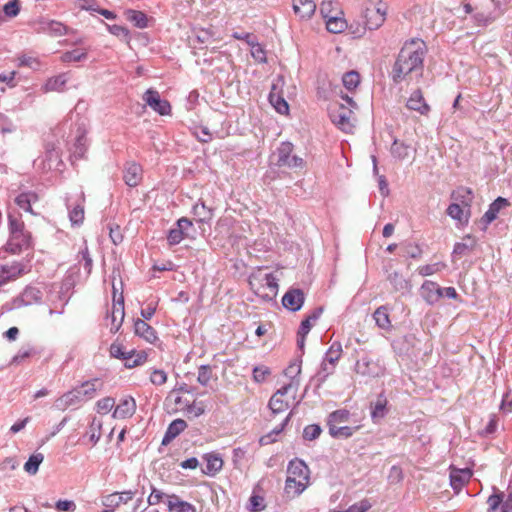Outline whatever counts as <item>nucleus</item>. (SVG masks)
Segmentation results:
<instances>
[{
    "mask_svg": "<svg viewBox=\"0 0 512 512\" xmlns=\"http://www.w3.org/2000/svg\"><path fill=\"white\" fill-rule=\"evenodd\" d=\"M426 45L423 40L412 39L401 48L393 66L392 79L395 83L418 80L423 72Z\"/></svg>",
    "mask_w": 512,
    "mask_h": 512,
    "instance_id": "nucleus-1",
    "label": "nucleus"
},
{
    "mask_svg": "<svg viewBox=\"0 0 512 512\" xmlns=\"http://www.w3.org/2000/svg\"><path fill=\"white\" fill-rule=\"evenodd\" d=\"M250 289L264 301H272L278 294L277 278L263 267L254 269L248 279Z\"/></svg>",
    "mask_w": 512,
    "mask_h": 512,
    "instance_id": "nucleus-2",
    "label": "nucleus"
},
{
    "mask_svg": "<svg viewBox=\"0 0 512 512\" xmlns=\"http://www.w3.org/2000/svg\"><path fill=\"white\" fill-rule=\"evenodd\" d=\"M310 484V470L308 466L299 459L289 462L285 491L292 496H299Z\"/></svg>",
    "mask_w": 512,
    "mask_h": 512,
    "instance_id": "nucleus-3",
    "label": "nucleus"
},
{
    "mask_svg": "<svg viewBox=\"0 0 512 512\" xmlns=\"http://www.w3.org/2000/svg\"><path fill=\"white\" fill-rule=\"evenodd\" d=\"M343 99L349 106H345L341 103H333L329 108V115L332 122L342 131L350 133L354 127L353 108H356V103L348 96L343 97Z\"/></svg>",
    "mask_w": 512,
    "mask_h": 512,
    "instance_id": "nucleus-4",
    "label": "nucleus"
},
{
    "mask_svg": "<svg viewBox=\"0 0 512 512\" xmlns=\"http://www.w3.org/2000/svg\"><path fill=\"white\" fill-rule=\"evenodd\" d=\"M350 418V412L347 409H338L329 414L327 426L329 434L333 438H350L360 426L350 427L345 425Z\"/></svg>",
    "mask_w": 512,
    "mask_h": 512,
    "instance_id": "nucleus-5",
    "label": "nucleus"
},
{
    "mask_svg": "<svg viewBox=\"0 0 512 512\" xmlns=\"http://www.w3.org/2000/svg\"><path fill=\"white\" fill-rule=\"evenodd\" d=\"M298 388V381H292L278 389L269 400L271 411L274 414L286 411L289 408L290 402L296 399Z\"/></svg>",
    "mask_w": 512,
    "mask_h": 512,
    "instance_id": "nucleus-6",
    "label": "nucleus"
},
{
    "mask_svg": "<svg viewBox=\"0 0 512 512\" xmlns=\"http://www.w3.org/2000/svg\"><path fill=\"white\" fill-rule=\"evenodd\" d=\"M389 10V5L382 0H368L365 5L364 19L365 26L370 30L380 28Z\"/></svg>",
    "mask_w": 512,
    "mask_h": 512,
    "instance_id": "nucleus-7",
    "label": "nucleus"
},
{
    "mask_svg": "<svg viewBox=\"0 0 512 512\" xmlns=\"http://www.w3.org/2000/svg\"><path fill=\"white\" fill-rule=\"evenodd\" d=\"M103 387V382L98 379H92L84 382L80 387L74 389L73 391H69L64 394L59 402L62 406H69L75 401H80L82 399H91L96 395L98 390H101Z\"/></svg>",
    "mask_w": 512,
    "mask_h": 512,
    "instance_id": "nucleus-8",
    "label": "nucleus"
},
{
    "mask_svg": "<svg viewBox=\"0 0 512 512\" xmlns=\"http://www.w3.org/2000/svg\"><path fill=\"white\" fill-rule=\"evenodd\" d=\"M293 145L289 142H283L277 149V165L290 169H303L305 161L303 158L293 155Z\"/></svg>",
    "mask_w": 512,
    "mask_h": 512,
    "instance_id": "nucleus-9",
    "label": "nucleus"
},
{
    "mask_svg": "<svg viewBox=\"0 0 512 512\" xmlns=\"http://www.w3.org/2000/svg\"><path fill=\"white\" fill-rule=\"evenodd\" d=\"M9 229L12 235V241L19 248H28L30 246L31 235L25 231L24 222L17 217L9 216Z\"/></svg>",
    "mask_w": 512,
    "mask_h": 512,
    "instance_id": "nucleus-10",
    "label": "nucleus"
},
{
    "mask_svg": "<svg viewBox=\"0 0 512 512\" xmlns=\"http://www.w3.org/2000/svg\"><path fill=\"white\" fill-rule=\"evenodd\" d=\"M113 303L110 312V331L112 333H116L120 327L122 326L125 310H124V297L123 294L120 293L116 296V288L113 286Z\"/></svg>",
    "mask_w": 512,
    "mask_h": 512,
    "instance_id": "nucleus-11",
    "label": "nucleus"
},
{
    "mask_svg": "<svg viewBox=\"0 0 512 512\" xmlns=\"http://www.w3.org/2000/svg\"><path fill=\"white\" fill-rule=\"evenodd\" d=\"M487 503L488 512H512V483L508 486L505 500L502 492H496L488 497Z\"/></svg>",
    "mask_w": 512,
    "mask_h": 512,
    "instance_id": "nucleus-12",
    "label": "nucleus"
},
{
    "mask_svg": "<svg viewBox=\"0 0 512 512\" xmlns=\"http://www.w3.org/2000/svg\"><path fill=\"white\" fill-rule=\"evenodd\" d=\"M143 100L159 115L168 116L171 114L172 107L170 103L167 100L161 99L158 91L148 89L143 95Z\"/></svg>",
    "mask_w": 512,
    "mask_h": 512,
    "instance_id": "nucleus-13",
    "label": "nucleus"
},
{
    "mask_svg": "<svg viewBox=\"0 0 512 512\" xmlns=\"http://www.w3.org/2000/svg\"><path fill=\"white\" fill-rule=\"evenodd\" d=\"M26 273V267L19 262H11L0 265V286L9 281H14Z\"/></svg>",
    "mask_w": 512,
    "mask_h": 512,
    "instance_id": "nucleus-14",
    "label": "nucleus"
},
{
    "mask_svg": "<svg viewBox=\"0 0 512 512\" xmlns=\"http://www.w3.org/2000/svg\"><path fill=\"white\" fill-rule=\"evenodd\" d=\"M305 301V294L301 289H289L282 298L283 306L290 311H298Z\"/></svg>",
    "mask_w": 512,
    "mask_h": 512,
    "instance_id": "nucleus-15",
    "label": "nucleus"
},
{
    "mask_svg": "<svg viewBox=\"0 0 512 512\" xmlns=\"http://www.w3.org/2000/svg\"><path fill=\"white\" fill-rule=\"evenodd\" d=\"M136 411V401L132 396H124L119 400L113 411V418L127 419L134 415Z\"/></svg>",
    "mask_w": 512,
    "mask_h": 512,
    "instance_id": "nucleus-16",
    "label": "nucleus"
},
{
    "mask_svg": "<svg viewBox=\"0 0 512 512\" xmlns=\"http://www.w3.org/2000/svg\"><path fill=\"white\" fill-rule=\"evenodd\" d=\"M473 473L469 468L459 469L450 467V483L452 488L459 492L471 479Z\"/></svg>",
    "mask_w": 512,
    "mask_h": 512,
    "instance_id": "nucleus-17",
    "label": "nucleus"
},
{
    "mask_svg": "<svg viewBox=\"0 0 512 512\" xmlns=\"http://www.w3.org/2000/svg\"><path fill=\"white\" fill-rule=\"evenodd\" d=\"M322 313V308L315 309L305 319L302 320L298 330V346L303 348L305 344V338L310 332L313 324L319 319Z\"/></svg>",
    "mask_w": 512,
    "mask_h": 512,
    "instance_id": "nucleus-18",
    "label": "nucleus"
},
{
    "mask_svg": "<svg viewBox=\"0 0 512 512\" xmlns=\"http://www.w3.org/2000/svg\"><path fill=\"white\" fill-rule=\"evenodd\" d=\"M282 83L283 81L279 79L272 85V89L269 94V101L278 113L287 115L289 113V105L281 95L280 91H278V88Z\"/></svg>",
    "mask_w": 512,
    "mask_h": 512,
    "instance_id": "nucleus-19",
    "label": "nucleus"
},
{
    "mask_svg": "<svg viewBox=\"0 0 512 512\" xmlns=\"http://www.w3.org/2000/svg\"><path fill=\"white\" fill-rule=\"evenodd\" d=\"M293 11L300 20L310 19L316 11L314 0H293Z\"/></svg>",
    "mask_w": 512,
    "mask_h": 512,
    "instance_id": "nucleus-20",
    "label": "nucleus"
},
{
    "mask_svg": "<svg viewBox=\"0 0 512 512\" xmlns=\"http://www.w3.org/2000/svg\"><path fill=\"white\" fill-rule=\"evenodd\" d=\"M134 333L150 344H154L158 340L156 330L142 319L135 320Z\"/></svg>",
    "mask_w": 512,
    "mask_h": 512,
    "instance_id": "nucleus-21",
    "label": "nucleus"
},
{
    "mask_svg": "<svg viewBox=\"0 0 512 512\" xmlns=\"http://www.w3.org/2000/svg\"><path fill=\"white\" fill-rule=\"evenodd\" d=\"M420 293L428 304H434L442 297V288L436 282L427 280L422 284Z\"/></svg>",
    "mask_w": 512,
    "mask_h": 512,
    "instance_id": "nucleus-22",
    "label": "nucleus"
},
{
    "mask_svg": "<svg viewBox=\"0 0 512 512\" xmlns=\"http://www.w3.org/2000/svg\"><path fill=\"white\" fill-rule=\"evenodd\" d=\"M123 179L130 187L138 186L142 180V167L135 162L127 163L124 169Z\"/></svg>",
    "mask_w": 512,
    "mask_h": 512,
    "instance_id": "nucleus-23",
    "label": "nucleus"
},
{
    "mask_svg": "<svg viewBox=\"0 0 512 512\" xmlns=\"http://www.w3.org/2000/svg\"><path fill=\"white\" fill-rule=\"evenodd\" d=\"M14 201L19 208L23 209L26 212L31 213L32 215H36V212H34L32 208V206L39 201V196L36 192H21L19 195L15 197Z\"/></svg>",
    "mask_w": 512,
    "mask_h": 512,
    "instance_id": "nucleus-24",
    "label": "nucleus"
},
{
    "mask_svg": "<svg viewBox=\"0 0 512 512\" xmlns=\"http://www.w3.org/2000/svg\"><path fill=\"white\" fill-rule=\"evenodd\" d=\"M406 106L408 109L416 111L421 115H428L430 111V106L426 103L420 90H416L410 95Z\"/></svg>",
    "mask_w": 512,
    "mask_h": 512,
    "instance_id": "nucleus-25",
    "label": "nucleus"
},
{
    "mask_svg": "<svg viewBox=\"0 0 512 512\" xmlns=\"http://www.w3.org/2000/svg\"><path fill=\"white\" fill-rule=\"evenodd\" d=\"M167 510L168 512H197L193 504L182 500L175 494L167 496Z\"/></svg>",
    "mask_w": 512,
    "mask_h": 512,
    "instance_id": "nucleus-26",
    "label": "nucleus"
},
{
    "mask_svg": "<svg viewBox=\"0 0 512 512\" xmlns=\"http://www.w3.org/2000/svg\"><path fill=\"white\" fill-rule=\"evenodd\" d=\"M447 214L460 225H466L471 216V209L461 206L459 203H451L447 208Z\"/></svg>",
    "mask_w": 512,
    "mask_h": 512,
    "instance_id": "nucleus-27",
    "label": "nucleus"
},
{
    "mask_svg": "<svg viewBox=\"0 0 512 512\" xmlns=\"http://www.w3.org/2000/svg\"><path fill=\"white\" fill-rule=\"evenodd\" d=\"M206 465L203 473L208 476H215L223 467V459L217 453H207L203 456Z\"/></svg>",
    "mask_w": 512,
    "mask_h": 512,
    "instance_id": "nucleus-28",
    "label": "nucleus"
},
{
    "mask_svg": "<svg viewBox=\"0 0 512 512\" xmlns=\"http://www.w3.org/2000/svg\"><path fill=\"white\" fill-rule=\"evenodd\" d=\"M476 243V239L473 236L466 235L462 238L461 242H457L454 245L452 255L457 258H462L474 250Z\"/></svg>",
    "mask_w": 512,
    "mask_h": 512,
    "instance_id": "nucleus-29",
    "label": "nucleus"
},
{
    "mask_svg": "<svg viewBox=\"0 0 512 512\" xmlns=\"http://www.w3.org/2000/svg\"><path fill=\"white\" fill-rule=\"evenodd\" d=\"M473 198L472 189L468 187H458L451 194L453 203H459L461 206L469 209H471Z\"/></svg>",
    "mask_w": 512,
    "mask_h": 512,
    "instance_id": "nucleus-30",
    "label": "nucleus"
},
{
    "mask_svg": "<svg viewBox=\"0 0 512 512\" xmlns=\"http://www.w3.org/2000/svg\"><path fill=\"white\" fill-rule=\"evenodd\" d=\"M510 205L509 201L506 198L498 197L494 202H492L488 208V210L483 215V221L487 224L494 221L498 213L503 209Z\"/></svg>",
    "mask_w": 512,
    "mask_h": 512,
    "instance_id": "nucleus-31",
    "label": "nucleus"
},
{
    "mask_svg": "<svg viewBox=\"0 0 512 512\" xmlns=\"http://www.w3.org/2000/svg\"><path fill=\"white\" fill-rule=\"evenodd\" d=\"M181 391H183V388L170 391L166 397V403L172 410L184 412L186 408L185 402L188 401L181 395Z\"/></svg>",
    "mask_w": 512,
    "mask_h": 512,
    "instance_id": "nucleus-32",
    "label": "nucleus"
},
{
    "mask_svg": "<svg viewBox=\"0 0 512 512\" xmlns=\"http://www.w3.org/2000/svg\"><path fill=\"white\" fill-rule=\"evenodd\" d=\"M134 497L132 491L116 492L108 495L105 500V505L109 507H118L121 504H126Z\"/></svg>",
    "mask_w": 512,
    "mask_h": 512,
    "instance_id": "nucleus-33",
    "label": "nucleus"
},
{
    "mask_svg": "<svg viewBox=\"0 0 512 512\" xmlns=\"http://www.w3.org/2000/svg\"><path fill=\"white\" fill-rule=\"evenodd\" d=\"M67 82V75L60 74L49 78L43 86L44 92H61L64 90Z\"/></svg>",
    "mask_w": 512,
    "mask_h": 512,
    "instance_id": "nucleus-34",
    "label": "nucleus"
},
{
    "mask_svg": "<svg viewBox=\"0 0 512 512\" xmlns=\"http://www.w3.org/2000/svg\"><path fill=\"white\" fill-rule=\"evenodd\" d=\"M373 318L376 322V325L379 328L384 329V330L391 329L392 324H391V320H390V316H389V311L386 306L378 307L373 314Z\"/></svg>",
    "mask_w": 512,
    "mask_h": 512,
    "instance_id": "nucleus-35",
    "label": "nucleus"
},
{
    "mask_svg": "<svg viewBox=\"0 0 512 512\" xmlns=\"http://www.w3.org/2000/svg\"><path fill=\"white\" fill-rule=\"evenodd\" d=\"M148 355L145 351H129V355L124 362L125 367L134 368L143 365L147 361Z\"/></svg>",
    "mask_w": 512,
    "mask_h": 512,
    "instance_id": "nucleus-36",
    "label": "nucleus"
},
{
    "mask_svg": "<svg viewBox=\"0 0 512 512\" xmlns=\"http://www.w3.org/2000/svg\"><path fill=\"white\" fill-rule=\"evenodd\" d=\"M187 427V423L182 419H176L170 423L166 431L163 442L170 441L177 437Z\"/></svg>",
    "mask_w": 512,
    "mask_h": 512,
    "instance_id": "nucleus-37",
    "label": "nucleus"
},
{
    "mask_svg": "<svg viewBox=\"0 0 512 512\" xmlns=\"http://www.w3.org/2000/svg\"><path fill=\"white\" fill-rule=\"evenodd\" d=\"M320 14L327 20L335 15H340L341 11L336 2L332 0H324L320 4Z\"/></svg>",
    "mask_w": 512,
    "mask_h": 512,
    "instance_id": "nucleus-38",
    "label": "nucleus"
},
{
    "mask_svg": "<svg viewBox=\"0 0 512 512\" xmlns=\"http://www.w3.org/2000/svg\"><path fill=\"white\" fill-rule=\"evenodd\" d=\"M411 147L403 142L395 140L391 146L392 155L399 159L404 160L409 157Z\"/></svg>",
    "mask_w": 512,
    "mask_h": 512,
    "instance_id": "nucleus-39",
    "label": "nucleus"
},
{
    "mask_svg": "<svg viewBox=\"0 0 512 512\" xmlns=\"http://www.w3.org/2000/svg\"><path fill=\"white\" fill-rule=\"evenodd\" d=\"M325 22L327 30L331 33H341L346 28V21L339 15H335Z\"/></svg>",
    "mask_w": 512,
    "mask_h": 512,
    "instance_id": "nucleus-40",
    "label": "nucleus"
},
{
    "mask_svg": "<svg viewBox=\"0 0 512 512\" xmlns=\"http://www.w3.org/2000/svg\"><path fill=\"white\" fill-rule=\"evenodd\" d=\"M185 411L188 417H199L204 414L206 406L203 401L194 400L192 403L185 402Z\"/></svg>",
    "mask_w": 512,
    "mask_h": 512,
    "instance_id": "nucleus-41",
    "label": "nucleus"
},
{
    "mask_svg": "<svg viewBox=\"0 0 512 512\" xmlns=\"http://www.w3.org/2000/svg\"><path fill=\"white\" fill-rule=\"evenodd\" d=\"M44 456L42 453H34L32 454L28 461L24 465V469L29 474H36L39 468V465L43 462Z\"/></svg>",
    "mask_w": 512,
    "mask_h": 512,
    "instance_id": "nucleus-42",
    "label": "nucleus"
},
{
    "mask_svg": "<svg viewBox=\"0 0 512 512\" xmlns=\"http://www.w3.org/2000/svg\"><path fill=\"white\" fill-rule=\"evenodd\" d=\"M446 266L447 265L443 262H436V263H432V264H425V265L419 266L417 268V271L421 276H430V275L441 272L442 270H444L446 268Z\"/></svg>",
    "mask_w": 512,
    "mask_h": 512,
    "instance_id": "nucleus-43",
    "label": "nucleus"
},
{
    "mask_svg": "<svg viewBox=\"0 0 512 512\" xmlns=\"http://www.w3.org/2000/svg\"><path fill=\"white\" fill-rule=\"evenodd\" d=\"M342 82L348 91H353L360 84V75L356 71H349L343 75Z\"/></svg>",
    "mask_w": 512,
    "mask_h": 512,
    "instance_id": "nucleus-44",
    "label": "nucleus"
},
{
    "mask_svg": "<svg viewBox=\"0 0 512 512\" xmlns=\"http://www.w3.org/2000/svg\"><path fill=\"white\" fill-rule=\"evenodd\" d=\"M127 18L138 28H145L148 24L147 16L141 12L136 10H128Z\"/></svg>",
    "mask_w": 512,
    "mask_h": 512,
    "instance_id": "nucleus-45",
    "label": "nucleus"
},
{
    "mask_svg": "<svg viewBox=\"0 0 512 512\" xmlns=\"http://www.w3.org/2000/svg\"><path fill=\"white\" fill-rule=\"evenodd\" d=\"M102 423L100 420L94 418L90 424L88 436L90 443L94 446L101 438Z\"/></svg>",
    "mask_w": 512,
    "mask_h": 512,
    "instance_id": "nucleus-46",
    "label": "nucleus"
},
{
    "mask_svg": "<svg viewBox=\"0 0 512 512\" xmlns=\"http://www.w3.org/2000/svg\"><path fill=\"white\" fill-rule=\"evenodd\" d=\"M342 354V347L340 344H333L326 353L325 361L332 367L338 362Z\"/></svg>",
    "mask_w": 512,
    "mask_h": 512,
    "instance_id": "nucleus-47",
    "label": "nucleus"
},
{
    "mask_svg": "<svg viewBox=\"0 0 512 512\" xmlns=\"http://www.w3.org/2000/svg\"><path fill=\"white\" fill-rule=\"evenodd\" d=\"M271 375V370L265 365L254 367L252 377L256 383H263Z\"/></svg>",
    "mask_w": 512,
    "mask_h": 512,
    "instance_id": "nucleus-48",
    "label": "nucleus"
},
{
    "mask_svg": "<svg viewBox=\"0 0 512 512\" xmlns=\"http://www.w3.org/2000/svg\"><path fill=\"white\" fill-rule=\"evenodd\" d=\"M21 10V2L20 0H9L4 6H3V12L6 17L8 18H14L16 17Z\"/></svg>",
    "mask_w": 512,
    "mask_h": 512,
    "instance_id": "nucleus-49",
    "label": "nucleus"
},
{
    "mask_svg": "<svg viewBox=\"0 0 512 512\" xmlns=\"http://www.w3.org/2000/svg\"><path fill=\"white\" fill-rule=\"evenodd\" d=\"M387 400L385 398H378L372 405L371 416L375 420L377 418H383L385 416V409Z\"/></svg>",
    "mask_w": 512,
    "mask_h": 512,
    "instance_id": "nucleus-50",
    "label": "nucleus"
},
{
    "mask_svg": "<svg viewBox=\"0 0 512 512\" xmlns=\"http://www.w3.org/2000/svg\"><path fill=\"white\" fill-rule=\"evenodd\" d=\"M87 56L86 51L82 49H74L72 51L66 52L62 55V61L66 63L77 62L85 59Z\"/></svg>",
    "mask_w": 512,
    "mask_h": 512,
    "instance_id": "nucleus-51",
    "label": "nucleus"
},
{
    "mask_svg": "<svg viewBox=\"0 0 512 512\" xmlns=\"http://www.w3.org/2000/svg\"><path fill=\"white\" fill-rule=\"evenodd\" d=\"M150 382L155 386L164 385L167 382L168 375L162 369H154L150 373Z\"/></svg>",
    "mask_w": 512,
    "mask_h": 512,
    "instance_id": "nucleus-52",
    "label": "nucleus"
},
{
    "mask_svg": "<svg viewBox=\"0 0 512 512\" xmlns=\"http://www.w3.org/2000/svg\"><path fill=\"white\" fill-rule=\"evenodd\" d=\"M115 405V400L112 397H105L96 402V409L98 413L107 414Z\"/></svg>",
    "mask_w": 512,
    "mask_h": 512,
    "instance_id": "nucleus-53",
    "label": "nucleus"
},
{
    "mask_svg": "<svg viewBox=\"0 0 512 512\" xmlns=\"http://www.w3.org/2000/svg\"><path fill=\"white\" fill-rule=\"evenodd\" d=\"M187 234H184L178 226L169 230L167 235V241L170 246L179 244Z\"/></svg>",
    "mask_w": 512,
    "mask_h": 512,
    "instance_id": "nucleus-54",
    "label": "nucleus"
},
{
    "mask_svg": "<svg viewBox=\"0 0 512 512\" xmlns=\"http://www.w3.org/2000/svg\"><path fill=\"white\" fill-rule=\"evenodd\" d=\"M322 432V429L317 424H311L304 428L303 430V437L306 440L312 441L317 439Z\"/></svg>",
    "mask_w": 512,
    "mask_h": 512,
    "instance_id": "nucleus-55",
    "label": "nucleus"
},
{
    "mask_svg": "<svg viewBox=\"0 0 512 512\" xmlns=\"http://www.w3.org/2000/svg\"><path fill=\"white\" fill-rule=\"evenodd\" d=\"M72 224H81L84 220V207L81 204L75 205L69 213Z\"/></svg>",
    "mask_w": 512,
    "mask_h": 512,
    "instance_id": "nucleus-56",
    "label": "nucleus"
},
{
    "mask_svg": "<svg viewBox=\"0 0 512 512\" xmlns=\"http://www.w3.org/2000/svg\"><path fill=\"white\" fill-rule=\"evenodd\" d=\"M251 48V56L259 63H265L267 61L266 51L260 43L253 44Z\"/></svg>",
    "mask_w": 512,
    "mask_h": 512,
    "instance_id": "nucleus-57",
    "label": "nucleus"
},
{
    "mask_svg": "<svg viewBox=\"0 0 512 512\" xmlns=\"http://www.w3.org/2000/svg\"><path fill=\"white\" fill-rule=\"evenodd\" d=\"M301 373V365L298 362L291 363L284 371L285 376L290 378V382L298 381V376Z\"/></svg>",
    "mask_w": 512,
    "mask_h": 512,
    "instance_id": "nucleus-58",
    "label": "nucleus"
},
{
    "mask_svg": "<svg viewBox=\"0 0 512 512\" xmlns=\"http://www.w3.org/2000/svg\"><path fill=\"white\" fill-rule=\"evenodd\" d=\"M212 377V369L208 365H203L198 370L197 380L202 385H207Z\"/></svg>",
    "mask_w": 512,
    "mask_h": 512,
    "instance_id": "nucleus-59",
    "label": "nucleus"
},
{
    "mask_svg": "<svg viewBox=\"0 0 512 512\" xmlns=\"http://www.w3.org/2000/svg\"><path fill=\"white\" fill-rule=\"evenodd\" d=\"M19 66H25L32 69H38L40 67V62L36 57L31 55H21L18 58Z\"/></svg>",
    "mask_w": 512,
    "mask_h": 512,
    "instance_id": "nucleus-60",
    "label": "nucleus"
},
{
    "mask_svg": "<svg viewBox=\"0 0 512 512\" xmlns=\"http://www.w3.org/2000/svg\"><path fill=\"white\" fill-rule=\"evenodd\" d=\"M110 355L114 358L122 359L125 361L129 355V351H125L122 344L113 343L110 346Z\"/></svg>",
    "mask_w": 512,
    "mask_h": 512,
    "instance_id": "nucleus-61",
    "label": "nucleus"
},
{
    "mask_svg": "<svg viewBox=\"0 0 512 512\" xmlns=\"http://www.w3.org/2000/svg\"><path fill=\"white\" fill-rule=\"evenodd\" d=\"M108 30L111 34L122 38L125 41H129V30L126 27H123L121 25H108Z\"/></svg>",
    "mask_w": 512,
    "mask_h": 512,
    "instance_id": "nucleus-62",
    "label": "nucleus"
},
{
    "mask_svg": "<svg viewBox=\"0 0 512 512\" xmlns=\"http://www.w3.org/2000/svg\"><path fill=\"white\" fill-rule=\"evenodd\" d=\"M167 496L168 495H166L162 491L154 488V489H152V491L148 497V503L150 505H158L164 500V498L167 499Z\"/></svg>",
    "mask_w": 512,
    "mask_h": 512,
    "instance_id": "nucleus-63",
    "label": "nucleus"
},
{
    "mask_svg": "<svg viewBox=\"0 0 512 512\" xmlns=\"http://www.w3.org/2000/svg\"><path fill=\"white\" fill-rule=\"evenodd\" d=\"M59 511L73 512L76 510V504L71 500H59L55 505Z\"/></svg>",
    "mask_w": 512,
    "mask_h": 512,
    "instance_id": "nucleus-64",
    "label": "nucleus"
}]
</instances>
